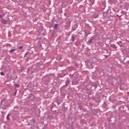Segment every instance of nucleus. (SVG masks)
<instances>
[{
    "mask_svg": "<svg viewBox=\"0 0 129 129\" xmlns=\"http://www.w3.org/2000/svg\"><path fill=\"white\" fill-rule=\"evenodd\" d=\"M23 48H24V46H23L22 45L18 47V49L19 50H22Z\"/></svg>",
    "mask_w": 129,
    "mask_h": 129,
    "instance_id": "24",
    "label": "nucleus"
},
{
    "mask_svg": "<svg viewBox=\"0 0 129 129\" xmlns=\"http://www.w3.org/2000/svg\"><path fill=\"white\" fill-rule=\"evenodd\" d=\"M128 50H129V46H128Z\"/></svg>",
    "mask_w": 129,
    "mask_h": 129,
    "instance_id": "47",
    "label": "nucleus"
},
{
    "mask_svg": "<svg viewBox=\"0 0 129 129\" xmlns=\"http://www.w3.org/2000/svg\"><path fill=\"white\" fill-rule=\"evenodd\" d=\"M63 15H64V17H66V18L65 19V20H67V19H68V16H67V13H64Z\"/></svg>",
    "mask_w": 129,
    "mask_h": 129,
    "instance_id": "23",
    "label": "nucleus"
},
{
    "mask_svg": "<svg viewBox=\"0 0 129 129\" xmlns=\"http://www.w3.org/2000/svg\"><path fill=\"white\" fill-rule=\"evenodd\" d=\"M64 76H66V75H63V76H60V78H63Z\"/></svg>",
    "mask_w": 129,
    "mask_h": 129,
    "instance_id": "31",
    "label": "nucleus"
},
{
    "mask_svg": "<svg viewBox=\"0 0 129 129\" xmlns=\"http://www.w3.org/2000/svg\"><path fill=\"white\" fill-rule=\"evenodd\" d=\"M116 17H119V16L118 15H117Z\"/></svg>",
    "mask_w": 129,
    "mask_h": 129,
    "instance_id": "43",
    "label": "nucleus"
},
{
    "mask_svg": "<svg viewBox=\"0 0 129 129\" xmlns=\"http://www.w3.org/2000/svg\"><path fill=\"white\" fill-rule=\"evenodd\" d=\"M78 28V23L76 22H74L72 24L71 31L72 32H74V31H76V29Z\"/></svg>",
    "mask_w": 129,
    "mask_h": 129,
    "instance_id": "6",
    "label": "nucleus"
},
{
    "mask_svg": "<svg viewBox=\"0 0 129 129\" xmlns=\"http://www.w3.org/2000/svg\"><path fill=\"white\" fill-rule=\"evenodd\" d=\"M115 107H116V106L115 105H113L112 106H111V108H112L113 109H115Z\"/></svg>",
    "mask_w": 129,
    "mask_h": 129,
    "instance_id": "28",
    "label": "nucleus"
},
{
    "mask_svg": "<svg viewBox=\"0 0 129 129\" xmlns=\"http://www.w3.org/2000/svg\"><path fill=\"white\" fill-rule=\"evenodd\" d=\"M0 74L1 76H5V73H4L3 72H1L0 73Z\"/></svg>",
    "mask_w": 129,
    "mask_h": 129,
    "instance_id": "25",
    "label": "nucleus"
},
{
    "mask_svg": "<svg viewBox=\"0 0 129 129\" xmlns=\"http://www.w3.org/2000/svg\"><path fill=\"white\" fill-rule=\"evenodd\" d=\"M127 94H128V95H129V92H127Z\"/></svg>",
    "mask_w": 129,
    "mask_h": 129,
    "instance_id": "45",
    "label": "nucleus"
},
{
    "mask_svg": "<svg viewBox=\"0 0 129 129\" xmlns=\"http://www.w3.org/2000/svg\"><path fill=\"white\" fill-rule=\"evenodd\" d=\"M105 57L106 58H107V57H108V55H105Z\"/></svg>",
    "mask_w": 129,
    "mask_h": 129,
    "instance_id": "37",
    "label": "nucleus"
},
{
    "mask_svg": "<svg viewBox=\"0 0 129 129\" xmlns=\"http://www.w3.org/2000/svg\"><path fill=\"white\" fill-rule=\"evenodd\" d=\"M32 122H33V123H35V122H36V120H35V119H32Z\"/></svg>",
    "mask_w": 129,
    "mask_h": 129,
    "instance_id": "29",
    "label": "nucleus"
},
{
    "mask_svg": "<svg viewBox=\"0 0 129 129\" xmlns=\"http://www.w3.org/2000/svg\"><path fill=\"white\" fill-rule=\"evenodd\" d=\"M1 22L2 24H4V25H7V24H8V21L6 20L5 19H2Z\"/></svg>",
    "mask_w": 129,
    "mask_h": 129,
    "instance_id": "14",
    "label": "nucleus"
},
{
    "mask_svg": "<svg viewBox=\"0 0 129 129\" xmlns=\"http://www.w3.org/2000/svg\"><path fill=\"white\" fill-rule=\"evenodd\" d=\"M93 40H94V37H91L90 39L87 42V45H91L93 43Z\"/></svg>",
    "mask_w": 129,
    "mask_h": 129,
    "instance_id": "10",
    "label": "nucleus"
},
{
    "mask_svg": "<svg viewBox=\"0 0 129 129\" xmlns=\"http://www.w3.org/2000/svg\"><path fill=\"white\" fill-rule=\"evenodd\" d=\"M125 58H124V59H123V60H125Z\"/></svg>",
    "mask_w": 129,
    "mask_h": 129,
    "instance_id": "50",
    "label": "nucleus"
},
{
    "mask_svg": "<svg viewBox=\"0 0 129 129\" xmlns=\"http://www.w3.org/2000/svg\"><path fill=\"white\" fill-rule=\"evenodd\" d=\"M125 41H126V42H128V43H129V40H127V39H125Z\"/></svg>",
    "mask_w": 129,
    "mask_h": 129,
    "instance_id": "36",
    "label": "nucleus"
},
{
    "mask_svg": "<svg viewBox=\"0 0 129 129\" xmlns=\"http://www.w3.org/2000/svg\"><path fill=\"white\" fill-rule=\"evenodd\" d=\"M42 129H46V127H45V126L43 127L42 128Z\"/></svg>",
    "mask_w": 129,
    "mask_h": 129,
    "instance_id": "40",
    "label": "nucleus"
},
{
    "mask_svg": "<svg viewBox=\"0 0 129 129\" xmlns=\"http://www.w3.org/2000/svg\"><path fill=\"white\" fill-rule=\"evenodd\" d=\"M83 107V106L81 105V104L80 103H79L78 108H79L80 110H82Z\"/></svg>",
    "mask_w": 129,
    "mask_h": 129,
    "instance_id": "16",
    "label": "nucleus"
},
{
    "mask_svg": "<svg viewBox=\"0 0 129 129\" xmlns=\"http://www.w3.org/2000/svg\"><path fill=\"white\" fill-rule=\"evenodd\" d=\"M107 120L108 121V122H111V117H110V118H107Z\"/></svg>",
    "mask_w": 129,
    "mask_h": 129,
    "instance_id": "27",
    "label": "nucleus"
},
{
    "mask_svg": "<svg viewBox=\"0 0 129 129\" xmlns=\"http://www.w3.org/2000/svg\"><path fill=\"white\" fill-rule=\"evenodd\" d=\"M0 18H1V19H2V20H3V19H4V18H3V16L2 15H0Z\"/></svg>",
    "mask_w": 129,
    "mask_h": 129,
    "instance_id": "34",
    "label": "nucleus"
},
{
    "mask_svg": "<svg viewBox=\"0 0 129 129\" xmlns=\"http://www.w3.org/2000/svg\"><path fill=\"white\" fill-rule=\"evenodd\" d=\"M0 87H2V86H1V85H0Z\"/></svg>",
    "mask_w": 129,
    "mask_h": 129,
    "instance_id": "48",
    "label": "nucleus"
},
{
    "mask_svg": "<svg viewBox=\"0 0 129 129\" xmlns=\"http://www.w3.org/2000/svg\"><path fill=\"white\" fill-rule=\"evenodd\" d=\"M42 81L44 82V84L47 86V85L50 83L51 81V78L48 75H46L42 78Z\"/></svg>",
    "mask_w": 129,
    "mask_h": 129,
    "instance_id": "2",
    "label": "nucleus"
},
{
    "mask_svg": "<svg viewBox=\"0 0 129 129\" xmlns=\"http://www.w3.org/2000/svg\"><path fill=\"white\" fill-rule=\"evenodd\" d=\"M31 110L33 111V112H34L36 114V113L37 112V106H33L31 108Z\"/></svg>",
    "mask_w": 129,
    "mask_h": 129,
    "instance_id": "13",
    "label": "nucleus"
},
{
    "mask_svg": "<svg viewBox=\"0 0 129 129\" xmlns=\"http://www.w3.org/2000/svg\"><path fill=\"white\" fill-rule=\"evenodd\" d=\"M15 51H16V49H12L9 51V53H10V54H12V53H14V52H15Z\"/></svg>",
    "mask_w": 129,
    "mask_h": 129,
    "instance_id": "19",
    "label": "nucleus"
},
{
    "mask_svg": "<svg viewBox=\"0 0 129 129\" xmlns=\"http://www.w3.org/2000/svg\"><path fill=\"white\" fill-rule=\"evenodd\" d=\"M120 47H122L123 45H119Z\"/></svg>",
    "mask_w": 129,
    "mask_h": 129,
    "instance_id": "42",
    "label": "nucleus"
},
{
    "mask_svg": "<svg viewBox=\"0 0 129 129\" xmlns=\"http://www.w3.org/2000/svg\"><path fill=\"white\" fill-rule=\"evenodd\" d=\"M117 44H118H118H118V42H117Z\"/></svg>",
    "mask_w": 129,
    "mask_h": 129,
    "instance_id": "46",
    "label": "nucleus"
},
{
    "mask_svg": "<svg viewBox=\"0 0 129 129\" xmlns=\"http://www.w3.org/2000/svg\"><path fill=\"white\" fill-rule=\"evenodd\" d=\"M59 27V24H55L54 25V28H53V29L54 30H57V29H58V27Z\"/></svg>",
    "mask_w": 129,
    "mask_h": 129,
    "instance_id": "17",
    "label": "nucleus"
},
{
    "mask_svg": "<svg viewBox=\"0 0 129 129\" xmlns=\"http://www.w3.org/2000/svg\"><path fill=\"white\" fill-rule=\"evenodd\" d=\"M45 66L43 64H40V63L37 64H34L27 69V74L32 75L33 73H36L38 72L39 70H42L44 69Z\"/></svg>",
    "mask_w": 129,
    "mask_h": 129,
    "instance_id": "1",
    "label": "nucleus"
},
{
    "mask_svg": "<svg viewBox=\"0 0 129 129\" xmlns=\"http://www.w3.org/2000/svg\"><path fill=\"white\" fill-rule=\"evenodd\" d=\"M85 91H86V93H87L88 95H91V90H90V89L86 88Z\"/></svg>",
    "mask_w": 129,
    "mask_h": 129,
    "instance_id": "12",
    "label": "nucleus"
},
{
    "mask_svg": "<svg viewBox=\"0 0 129 129\" xmlns=\"http://www.w3.org/2000/svg\"><path fill=\"white\" fill-rule=\"evenodd\" d=\"M69 84H70V80H69V79H67V80L65 82V85L62 86L60 88V90H63V89H64V88H67V87H68V86H69Z\"/></svg>",
    "mask_w": 129,
    "mask_h": 129,
    "instance_id": "5",
    "label": "nucleus"
},
{
    "mask_svg": "<svg viewBox=\"0 0 129 129\" xmlns=\"http://www.w3.org/2000/svg\"><path fill=\"white\" fill-rule=\"evenodd\" d=\"M75 66H76V67H77V66H78V65L77 63H76Z\"/></svg>",
    "mask_w": 129,
    "mask_h": 129,
    "instance_id": "39",
    "label": "nucleus"
},
{
    "mask_svg": "<svg viewBox=\"0 0 129 129\" xmlns=\"http://www.w3.org/2000/svg\"><path fill=\"white\" fill-rule=\"evenodd\" d=\"M32 55H33V53L30 52H27L25 53V54H24V58L26 57V62H28L29 60H31V59H32Z\"/></svg>",
    "mask_w": 129,
    "mask_h": 129,
    "instance_id": "4",
    "label": "nucleus"
},
{
    "mask_svg": "<svg viewBox=\"0 0 129 129\" xmlns=\"http://www.w3.org/2000/svg\"><path fill=\"white\" fill-rule=\"evenodd\" d=\"M110 47H111V48H113V49H117V47H116V45H115L114 44H110Z\"/></svg>",
    "mask_w": 129,
    "mask_h": 129,
    "instance_id": "15",
    "label": "nucleus"
},
{
    "mask_svg": "<svg viewBox=\"0 0 129 129\" xmlns=\"http://www.w3.org/2000/svg\"><path fill=\"white\" fill-rule=\"evenodd\" d=\"M21 71H24V69L23 68H21Z\"/></svg>",
    "mask_w": 129,
    "mask_h": 129,
    "instance_id": "35",
    "label": "nucleus"
},
{
    "mask_svg": "<svg viewBox=\"0 0 129 129\" xmlns=\"http://www.w3.org/2000/svg\"><path fill=\"white\" fill-rule=\"evenodd\" d=\"M115 0H110L111 3H114Z\"/></svg>",
    "mask_w": 129,
    "mask_h": 129,
    "instance_id": "33",
    "label": "nucleus"
},
{
    "mask_svg": "<svg viewBox=\"0 0 129 129\" xmlns=\"http://www.w3.org/2000/svg\"><path fill=\"white\" fill-rule=\"evenodd\" d=\"M14 86H15V88H14V89H17V88H19V87H20V85L16 83L14 84Z\"/></svg>",
    "mask_w": 129,
    "mask_h": 129,
    "instance_id": "18",
    "label": "nucleus"
},
{
    "mask_svg": "<svg viewBox=\"0 0 129 129\" xmlns=\"http://www.w3.org/2000/svg\"><path fill=\"white\" fill-rule=\"evenodd\" d=\"M127 64H129V60H127Z\"/></svg>",
    "mask_w": 129,
    "mask_h": 129,
    "instance_id": "41",
    "label": "nucleus"
},
{
    "mask_svg": "<svg viewBox=\"0 0 129 129\" xmlns=\"http://www.w3.org/2000/svg\"><path fill=\"white\" fill-rule=\"evenodd\" d=\"M59 104H61V102L57 101V105H59Z\"/></svg>",
    "mask_w": 129,
    "mask_h": 129,
    "instance_id": "32",
    "label": "nucleus"
},
{
    "mask_svg": "<svg viewBox=\"0 0 129 129\" xmlns=\"http://www.w3.org/2000/svg\"><path fill=\"white\" fill-rule=\"evenodd\" d=\"M10 115H11V113H9L7 116V120H10Z\"/></svg>",
    "mask_w": 129,
    "mask_h": 129,
    "instance_id": "20",
    "label": "nucleus"
},
{
    "mask_svg": "<svg viewBox=\"0 0 129 129\" xmlns=\"http://www.w3.org/2000/svg\"><path fill=\"white\" fill-rule=\"evenodd\" d=\"M14 95L15 96L17 95V89L15 90V92H14Z\"/></svg>",
    "mask_w": 129,
    "mask_h": 129,
    "instance_id": "30",
    "label": "nucleus"
},
{
    "mask_svg": "<svg viewBox=\"0 0 129 129\" xmlns=\"http://www.w3.org/2000/svg\"><path fill=\"white\" fill-rule=\"evenodd\" d=\"M73 31H72V30H71V31H70L68 33V36L69 37H70V35H71V34L72 33Z\"/></svg>",
    "mask_w": 129,
    "mask_h": 129,
    "instance_id": "22",
    "label": "nucleus"
},
{
    "mask_svg": "<svg viewBox=\"0 0 129 129\" xmlns=\"http://www.w3.org/2000/svg\"><path fill=\"white\" fill-rule=\"evenodd\" d=\"M1 112L3 115H5V114H6V112L5 111H1Z\"/></svg>",
    "mask_w": 129,
    "mask_h": 129,
    "instance_id": "26",
    "label": "nucleus"
},
{
    "mask_svg": "<svg viewBox=\"0 0 129 129\" xmlns=\"http://www.w3.org/2000/svg\"><path fill=\"white\" fill-rule=\"evenodd\" d=\"M103 9L104 10V8Z\"/></svg>",
    "mask_w": 129,
    "mask_h": 129,
    "instance_id": "49",
    "label": "nucleus"
},
{
    "mask_svg": "<svg viewBox=\"0 0 129 129\" xmlns=\"http://www.w3.org/2000/svg\"><path fill=\"white\" fill-rule=\"evenodd\" d=\"M83 32H84L85 38H87V37L88 36V35H90V34H91L90 30H84L83 31Z\"/></svg>",
    "mask_w": 129,
    "mask_h": 129,
    "instance_id": "8",
    "label": "nucleus"
},
{
    "mask_svg": "<svg viewBox=\"0 0 129 129\" xmlns=\"http://www.w3.org/2000/svg\"><path fill=\"white\" fill-rule=\"evenodd\" d=\"M121 16H122V15H120V16H119V18H121Z\"/></svg>",
    "mask_w": 129,
    "mask_h": 129,
    "instance_id": "44",
    "label": "nucleus"
},
{
    "mask_svg": "<svg viewBox=\"0 0 129 129\" xmlns=\"http://www.w3.org/2000/svg\"><path fill=\"white\" fill-rule=\"evenodd\" d=\"M119 43H120L121 44H122V42H121V41H119Z\"/></svg>",
    "mask_w": 129,
    "mask_h": 129,
    "instance_id": "38",
    "label": "nucleus"
},
{
    "mask_svg": "<svg viewBox=\"0 0 129 129\" xmlns=\"http://www.w3.org/2000/svg\"><path fill=\"white\" fill-rule=\"evenodd\" d=\"M115 80H116L118 84H120V83H121V79L119 76H118L117 78H115Z\"/></svg>",
    "mask_w": 129,
    "mask_h": 129,
    "instance_id": "11",
    "label": "nucleus"
},
{
    "mask_svg": "<svg viewBox=\"0 0 129 129\" xmlns=\"http://www.w3.org/2000/svg\"><path fill=\"white\" fill-rule=\"evenodd\" d=\"M1 105L4 107V109H6L7 107H9V102H8V100L3 99L1 101Z\"/></svg>",
    "mask_w": 129,
    "mask_h": 129,
    "instance_id": "3",
    "label": "nucleus"
},
{
    "mask_svg": "<svg viewBox=\"0 0 129 129\" xmlns=\"http://www.w3.org/2000/svg\"><path fill=\"white\" fill-rule=\"evenodd\" d=\"M78 84V80H77V78H74L72 81V85H77Z\"/></svg>",
    "mask_w": 129,
    "mask_h": 129,
    "instance_id": "9",
    "label": "nucleus"
},
{
    "mask_svg": "<svg viewBox=\"0 0 129 129\" xmlns=\"http://www.w3.org/2000/svg\"><path fill=\"white\" fill-rule=\"evenodd\" d=\"M66 25L67 27H70V26H71V22H72V19L71 18H67L66 19Z\"/></svg>",
    "mask_w": 129,
    "mask_h": 129,
    "instance_id": "7",
    "label": "nucleus"
},
{
    "mask_svg": "<svg viewBox=\"0 0 129 129\" xmlns=\"http://www.w3.org/2000/svg\"><path fill=\"white\" fill-rule=\"evenodd\" d=\"M71 40L72 42L75 41V37L74 36H72Z\"/></svg>",
    "mask_w": 129,
    "mask_h": 129,
    "instance_id": "21",
    "label": "nucleus"
}]
</instances>
